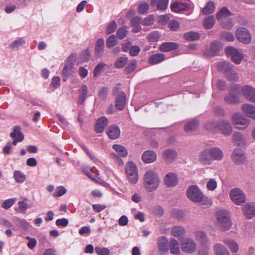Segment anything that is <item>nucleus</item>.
<instances>
[{
    "mask_svg": "<svg viewBox=\"0 0 255 255\" xmlns=\"http://www.w3.org/2000/svg\"><path fill=\"white\" fill-rule=\"evenodd\" d=\"M186 193L188 198L194 202L206 206L212 204V200L209 197L205 196L199 187L196 185L190 186Z\"/></svg>",
    "mask_w": 255,
    "mask_h": 255,
    "instance_id": "f257e3e1",
    "label": "nucleus"
},
{
    "mask_svg": "<svg viewBox=\"0 0 255 255\" xmlns=\"http://www.w3.org/2000/svg\"><path fill=\"white\" fill-rule=\"evenodd\" d=\"M160 183V179L157 172L148 170L144 173L143 176V186L147 192L156 190Z\"/></svg>",
    "mask_w": 255,
    "mask_h": 255,
    "instance_id": "f03ea898",
    "label": "nucleus"
},
{
    "mask_svg": "<svg viewBox=\"0 0 255 255\" xmlns=\"http://www.w3.org/2000/svg\"><path fill=\"white\" fill-rule=\"evenodd\" d=\"M206 128L208 130L211 131L219 129L225 135H230L232 132V127L230 123L226 120H221L218 122L209 123L206 124Z\"/></svg>",
    "mask_w": 255,
    "mask_h": 255,
    "instance_id": "7ed1b4c3",
    "label": "nucleus"
},
{
    "mask_svg": "<svg viewBox=\"0 0 255 255\" xmlns=\"http://www.w3.org/2000/svg\"><path fill=\"white\" fill-rule=\"evenodd\" d=\"M229 215L226 210H220L216 214L217 224L223 230H228L232 226Z\"/></svg>",
    "mask_w": 255,
    "mask_h": 255,
    "instance_id": "20e7f679",
    "label": "nucleus"
},
{
    "mask_svg": "<svg viewBox=\"0 0 255 255\" xmlns=\"http://www.w3.org/2000/svg\"><path fill=\"white\" fill-rule=\"evenodd\" d=\"M233 66L226 61H221L218 63V69L226 73L228 78L231 81L235 80L237 76L236 72L233 69Z\"/></svg>",
    "mask_w": 255,
    "mask_h": 255,
    "instance_id": "39448f33",
    "label": "nucleus"
},
{
    "mask_svg": "<svg viewBox=\"0 0 255 255\" xmlns=\"http://www.w3.org/2000/svg\"><path fill=\"white\" fill-rule=\"evenodd\" d=\"M232 123L235 125L236 128L242 130L248 127L250 121L245 118L242 114L235 113L232 117Z\"/></svg>",
    "mask_w": 255,
    "mask_h": 255,
    "instance_id": "423d86ee",
    "label": "nucleus"
},
{
    "mask_svg": "<svg viewBox=\"0 0 255 255\" xmlns=\"http://www.w3.org/2000/svg\"><path fill=\"white\" fill-rule=\"evenodd\" d=\"M236 36L238 40L246 44L250 43L252 39V35L249 30L243 27L237 29Z\"/></svg>",
    "mask_w": 255,
    "mask_h": 255,
    "instance_id": "0eeeda50",
    "label": "nucleus"
},
{
    "mask_svg": "<svg viewBox=\"0 0 255 255\" xmlns=\"http://www.w3.org/2000/svg\"><path fill=\"white\" fill-rule=\"evenodd\" d=\"M126 172L129 182L135 183L138 180L137 170L135 164L131 161L128 163L126 166Z\"/></svg>",
    "mask_w": 255,
    "mask_h": 255,
    "instance_id": "6e6552de",
    "label": "nucleus"
},
{
    "mask_svg": "<svg viewBox=\"0 0 255 255\" xmlns=\"http://www.w3.org/2000/svg\"><path fill=\"white\" fill-rule=\"evenodd\" d=\"M230 197L232 201L236 205H241L246 201L245 195L239 188H234L231 190Z\"/></svg>",
    "mask_w": 255,
    "mask_h": 255,
    "instance_id": "1a4fd4ad",
    "label": "nucleus"
},
{
    "mask_svg": "<svg viewBox=\"0 0 255 255\" xmlns=\"http://www.w3.org/2000/svg\"><path fill=\"white\" fill-rule=\"evenodd\" d=\"M225 52L228 56L231 57L233 61L236 64H239L244 58L240 51L232 46L226 47Z\"/></svg>",
    "mask_w": 255,
    "mask_h": 255,
    "instance_id": "9d476101",
    "label": "nucleus"
},
{
    "mask_svg": "<svg viewBox=\"0 0 255 255\" xmlns=\"http://www.w3.org/2000/svg\"><path fill=\"white\" fill-rule=\"evenodd\" d=\"M182 251L190 254L194 252L197 248L194 241L191 238H185L180 242Z\"/></svg>",
    "mask_w": 255,
    "mask_h": 255,
    "instance_id": "9b49d317",
    "label": "nucleus"
},
{
    "mask_svg": "<svg viewBox=\"0 0 255 255\" xmlns=\"http://www.w3.org/2000/svg\"><path fill=\"white\" fill-rule=\"evenodd\" d=\"M231 157L234 162L238 165L245 164L247 161L245 152L240 149H234Z\"/></svg>",
    "mask_w": 255,
    "mask_h": 255,
    "instance_id": "f8f14e48",
    "label": "nucleus"
},
{
    "mask_svg": "<svg viewBox=\"0 0 255 255\" xmlns=\"http://www.w3.org/2000/svg\"><path fill=\"white\" fill-rule=\"evenodd\" d=\"M244 97L249 101L255 103V88L250 86H244L242 89Z\"/></svg>",
    "mask_w": 255,
    "mask_h": 255,
    "instance_id": "ddd939ff",
    "label": "nucleus"
},
{
    "mask_svg": "<svg viewBox=\"0 0 255 255\" xmlns=\"http://www.w3.org/2000/svg\"><path fill=\"white\" fill-rule=\"evenodd\" d=\"M198 159L203 164H210L212 163L209 148H206L199 153Z\"/></svg>",
    "mask_w": 255,
    "mask_h": 255,
    "instance_id": "4468645a",
    "label": "nucleus"
},
{
    "mask_svg": "<svg viewBox=\"0 0 255 255\" xmlns=\"http://www.w3.org/2000/svg\"><path fill=\"white\" fill-rule=\"evenodd\" d=\"M10 136L13 139L12 144L16 145L18 142L22 141L24 139V136L20 131V128L19 127L14 128L13 131L10 134Z\"/></svg>",
    "mask_w": 255,
    "mask_h": 255,
    "instance_id": "2eb2a0df",
    "label": "nucleus"
},
{
    "mask_svg": "<svg viewBox=\"0 0 255 255\" xmlns=\"http://www.w3.org/2000/svg\"><path fill=\"white\" fill-rule=\"evenodd\" d=\"M170 8L172 11L179 13L188 10L189 6L186 3L175 1L171 4Z\"/></svg>",
    "mask_w": 255,
    "mask_h": 255,
    "instance_id": "dca6fc26",
    "label": "nucleus"
},
{
    "mask_svg": "<svg viewBox=\"0 0 255 255\" xmlns=\"http://www.w3.org/2000/svg\"><path fill=\"white\" fill-rule=\"evenodd\" d=\"M157 247L159 251L161 253H165L168 251V240L165 236H162L158 238Z\"/></svg>",
    "mask_w": 255,
    "mask_h": 255,
    "instance_id": "f3484780",
    "label": "nucleus"
},
{
    "mask_svg": "<svg viewBox=\"0 0 255 255\" xmlns=\"http://www.w3.org/2000/svg\"><path fill=\"white\" fill-rule=\"evenodd\" d=\"M178 156L177 152L173 149H165L163 153V158L167 162H173Z\"/></svg>",
    "mask_w": 255,
    "mask_h": 255,
    "instance_id": "a211bd4d",
    "label": "nucleus"
},
{
    "mask_svg": "<svg viewBox=\"0 0 255 255\" xmlns=\"http://www.w3.org/2000/svg\"><path fill=\"white\" fill-rule=\"evenodd\" d=\"M212 161H221L224 157V154L223 150L219 147H214L209 148Z\"/></svg>",
    "mask_w": 255,
    "mask_h": 255,
    "instance_id": "6ab92c4d",
    "label": "nucleus"
},
{
    "mask_svg": "<svg viewBox=\"0 0 255 255\" xmlns=\"http://www.w3.org/2000/svg\"><path fill=\"white\" fill-rule=\"evenodd\" d=\"M126 104V95L124 92H120L117 95L115 106L117 109L121 111L124 109Z\"/></svg>",
    "mask_w": 255,
    "mask_h": 255,
    "instance_id": "aec40b11",
    "label": "nucleus"
},
{
    "mask_svg": "<svg viewBox=\"0 0 255 255\" xmlns=\"http://www.w3.org/2000/svg\"><path fill=\"white\" fill-rule=\"evenodd\" d=\"M242 110L247 117L255 120V106L250 104H245L242 106Z\"/></svg>",
    "mask_w": 255,
    "mask_h": 255,
    "instance_id": "412c9836",
    "label": "nucleus"
},
{
    "mask_svg": "<svg viewBox=\"0 0 255 255\" xmlns=\"http://www.w3.org/2000/svg\"><path fill=\"white\" fill-rule=\"evenodd\" d=\"M243 211L247 218L251 219L255 218V204L254 203L247 204L243 208Z\"/></svg>",
    "mask_w": 255,
    "mask_h": 255,
    "instance_id": "4be33fe9",
    "label": "nucleus"
},
{
    "mask_svg": "<svg viewBox=\"0 0 255 255\" xmlns=\"http://www.w3.org/2000/svg\"><path fill=\"white\" fill-rule=\"evenodd\" d=\"M164 182L168 187H174L177 183L176 175L172 172L167 173L164 177Z\"/></svg>",
    "mask_w": 255,
    "mask_h": 255,
    "instance_id": "5701e85b",
    "label": "nucleus"
},
{
    "mask_svg": "<svg viewBox=\"0 0 255 255\" xmlns=\"http://www.w3.org/2000/svg\"><path fill=\"white\" fill-rule=\"evenodd\" d=\"M106 132L111 139L118 138L120 135V128L117 125H112L109 127L106 130Z\"/></svg>",
    "mask_w": 255,
    "mask_h": 255,
    "instance_id": "b1692460",
    "label": "nucleus"
},
{
    "mask_svg": "<svg viewBox=\"0 0 255 255\" xmlns=\"http://www.w3.org/2000/svg\"><path fill=\"white\" fill-rule=\"evenodd\" d=\"M156 153L152 150L145 151L142 155L141 158L145 163H151L156 159Z\"/></svg>",
    "mask_w": 255,
    "mask_h": 255,
    "instance_id": "393cba45",
    "label": "nucleus"
},
{
    "mask_svg": "<svg viewBox=\"0 0 255 255\" xmlns=\"http://www.w3.org/2000/svg\"><path fill=\"white\" fill-rule=\"evenodd\" d=\"M105 49L104 39L102 38H99L96 42L95 46V53L98 57H101Z\"/></svg>",
    "mask_w": 255,
    "mask_h": 255,
    "instance_id": "a878e982",
    "label": "nucleus"
},
{
    "mask_svg": "<svg viewBox=\"0 0 255 255\" xmlns=\"http://www.w3.org/2000/svg\"><path fill=\"white\" fill-rule=\"evenodd\" d=\"M222 46L221 44L217 41H214L210 44V48L208 50L209 56H215L222 49Z\"/></svg>",
    "mask_w": 255,
    "mask_h": 255,
    "instance_id": "bb28decb",
    "label": "nucleus"
},
{
    "mask_svg": "<svg viewBox=\"0 0 255 255\" xmlns=\"http://www.w3.org/2000/svg\"><path fill=\"white\" fill-rule=\"evenodd\" d=\"M108 123V120L105 117L98 119L95 125V130L98 133L102 132Z\"/></svg>",
    "mask_w": 255,
    "mask_h": 255,
    "instance_id": "cd10ccee",
    "label": "nucleus"
},
{
    "mask_svg": "<svg viewBox=\"0 0 255 255\" xmlns=\"http://www.w3.org/2000/svg\"><path fill=\"white\" fill-rule=\"evenodd\" d=\"M178 47L177 43L172 42L163 43L159 46V49L163 52H168L176 49Z\"/></svg>",
    "mask_w": 255,
    "mask_h": 255,
    "instance_id": "c85d7f7f",
    "label": "nucleus"
},
{
    "mask_svg": "<svg viewBox=\"0 0 255 255\" xmlns=\"http://www.w3.org/2000/svg\"><path fill=\"white\" fill-rule=\"evenodd\" d=\"M213 249L216 255H230L229 251L223 245L216 244L213 246Z\"/></svg>",
    "mask_w": 255,
    "mask_h": 255,
    "instance_id": "c756f323",
    "label": "nucleus"
},
{
    "mask_svg": "<svg viewBox=\"0 0 255 255\" xmlns=\"http://www.w3.org/2000/svg\"><path fill=\"white\" fill-rule=\"evenodd\" d=\"M165 59V55L163 53H156L152 55L148 59V62L151 65L158 64Z\"/></svg>",
    "mask_w": 255,
    "mask_h": 255,
    "instance_id": "7c9ffc66",
    "label": "nucleus"
},
{
    "mask_svg": "<svg viewBox=\"0 0 255 255\" xmlns=\"http://www.w3.org/2000/svg\"><path fill=\"white\" fill-rule=\"evenodd\" d=\"M169 249L171 254L179 255L180 249L178 242L174 238H171L169 243Z\"/></svg>",
    "mask_w": 255,
    "mask_h": 255,
    "instance_id": "2f4dec72",
    "label": "nucleus"
},
{
    "mask_svg": "<svg viewBox=\"0 0 255 255\" xmlns=\"http://www.w3.org/2000/svg\"><path fill=\"white\" fill-rule=\"evenodd\" d=\"M224 243L228 247L232 253H236L238 252L239 245L235 240L226 239L224 241Z\"/></svg>",
    "mask_w": 255,
    "mask_h": 255,
    "instance_id": "473e14b6",
    "label": "nucleus"
},
{
    "mask_svg": "<svg viewBox=\"0 0 255 255\" xmlns=\"http://www.w3.org/2000/svg\"><path fill=\"white\" fill-rule=\"evenodd\" d=\"M131 25L133 27L132 31L134 33H137L141 30L140 24H142L141 18L136 16L132 18L131 20Z\"/></svg>",
    "mask_w": 255,
    "mask_h": 255,
    "instance_id": "72a5a7b5",
    "label": "nucleus"
},
{
    "mask_svg": "<svg viewBox=\"0 0 255 255\" xmlns=\"http://www.w3.org/2000/svg\"><path fill=\"white\" fill-rule=\"evenodd\" d=\"M91 172L94 173V175H92L91 173L88 171H84V172L85 174H86L89 178H91L93 180L96 181V182L102 184L104 183V182L102 181L101 179L99 178V171L97 170L96 169L92 168L91 169Z\"/></svg>",
    "mask_w": 255,
    "mask_h": 255,
    "instance_id": "f704fd0d",
    "label": "nucleus"
},
{
    "mask_svg": "<svg viewBox=\"0 0 255 255\" xmlns=\"http://www.w3.org/2000/svg\"><path fill=\"white\" fill-rule=\"evenodd\" d=\"M74 55H71L69 56L66 60V63L67 65L64 67L62 72L63 76L65 77H68L70 75V68H71V65L73 63L72 57Z\"/></svg>",
    "mask_w": 255,
    "mask_h": 255,
    "instance_id": "c9c22d12",
    "label": "nucleus"
},
{
    "mask_svg": "<svg viewBox=\"0 0 255 255\" xmlns=\"http://www.w3.org/2000/svg\"><path fill=\"white\" fill-rule=\"evenodd\" d=\"M185 233L184 228L182 226H174L171 230V234L175 237L179 238L183 236Z\"/></svg>",
    "mask_w": 255,
    "mask_h": 255,
    "instance_id": "e433bc0d",
    "label": "nucleus"
},
{
    "mask_svg": "<svg viewBox=\"0 0 255 255\" xmlns=\"http://www.w3.org/2000/svg\"><path fill=\"white\" fill-rule=\"evenodd\" d=\"M88 88L87 87L83 85L79 90V103L83 104L87 97Z\"/></svg>",
    "mask_w": 255,
    "mask_h": 255,
    "instance_id": "4c0bfd02",
    "label": "nucleus"
},
{
    "mask_svg": "<svg viewBox=\"0 0 255 255\" xmlns=\"http://www.w3.org/2000/svg\"><path fill=\"white\" fill-rule=\"evenodd\" d=\"M215 9V5L212 1H210L206 4L205 6L202 9V13L205 15H208L213 13Z\"/></svg>",
    "mask_w": 255,
    "mask_h": 255,
    "instance_id": "58836bf2",
    "label": "nucleus"
},
{
    "mask_svg": "<svg viewBox=\"0 0 255 255\" xmlns=\"http://www.w3.org/2000/svg\"><path fill=\"white\" fill-rule=\"evenodd\" d=\"M233 140L237 145H242L246 142L245 137L240 132H236L233 136Z\"/></svg>",
    "mask_w": 255,
    "mask_h": 255,
    "instance_id": "ea45409f",
    "label": "nucleus"
},
{
    "mask_svg": "<svg viewBox=\"0 0 255 255\" xmlns=\"http://www.w3.org/2000/svg\"><path fill=\"white\" fill-rule=\"evenodd\" d=\"M13 178L15 182L18 183H22L25 180V174L20 171H14L13 172Z\"/></svg>",
    "mask_w": 255,
    "mask_h": 255,
    "instance_id": "a19ab883",
    "label": "nucleus"
},
{
    "mask_svg": "<svg viewBox=\"0 0 255 255\" xmlns=\"http://www.w3.org/2000/svg\"><path fill=\"white\" fill-rule=\"evenodd\" d=\"M113 148L117 152V153L123 157H125L128 154L127 149L123 146L120 144H114Z\"/></svg>",
    "mask_w": 255,
    "mask_h": 255,
    "instance_id": "79ce46f5",
    "label": "nucleus"
},
{
    "mask_svg": "<svg viewBox=\"0 0 255 255\" xmlns=\"http://www.w3.org/2000/svg\"><path fill=\"white\" fill-rule=\"evenodd\" d=\"M215 18L214 16H210L205 18L203 21V25L206 29H211L214 25Z\"/></svg>",
    "mask_w": 255,
    "mask_h": 255,
    "instance_id": "37998d69",
    "label": "nucleus"
},
{
    "mask_svg": "<svg viewBox=\"0 0 255 255\" xmlns=\"http://www.w3.org/2000/svg\"><path fill=\"white\" fill-rule=\"evenodd\" d=\"M200 35L198 32L190 31L184 34V38L189 41H194L199 39Z\"/></svg>",
    "mask_w": 255,
    "mask_h": 255,
    "instance_id": "c03bdc74",
    "label": "nucleus"
},
{
    "mask_svg": "<svg viewBox=\"0 0 255 255\" xmlns=\"http://www.w3.org/2000/svg\"><path fill=\"white\" fill-rule=\"evenodd\" d=\"M199 122L197 120H193L186 124L185 126V130L186 132H189L195 129L198 126Z\"/></svg>",
    "mask_w": 255,
    "mask_h": 255,
    "instance_id": "a18cd8bd",
    "label": "nucleus"
},
{
    "mask_svg": "<svg viewBox=\"0 0 255 255\" xmlns=\"http://www.w3.org/2000/svg\"><path fill=\"white\" fill-rule=\"evenodd\" d=\"M225 101L228 104H234L239 102V98L237 95L231 94L225 97Z\"/></svg>",
    "mask_w": 255,
    "mask_h": 255,
    "instance_id": "49530a36",
    "label": "nucleus"
},
{
    "mask_svg": "<svg viewBox=\"0 0 255 255\" xmlns=\"http://www.w3.org/2000/svg\"><path fill=\"white\" fill-rule=\"evenodd\" d=\"M67 192V190L63 186H59L56 188L53 196L55 197H59L64 195Z\"/></svg>",
    "mask_w": 255,
    "mask_h": 255,
    "instance_id": "de8ad7c7",
    "label": "nucleus"
},
{
    "mask_svg": "<svg viewBox=\"0 0 255 255\" xmlns=\"http://www.w3.org/2000/svg\"><path fill=\"white\" fill-rule=\"evenodd\" d=\"M16 198H11L4 200L2 203L1 207L4 209H8L10 208L16 201Z\"/></svg>",
    "mask_w": 255,
    "mask_h": 255,
    "instance_id": "09e8293b",
    "label": "nucleus"
},
{
    "mask_svg": "<svg viewBox=\"0 0 255 255\" xmlns=\"http://www.w3.org/2000/svg\"><path fill=\"white\" fill-rule=\"evenodd\" d=\"M25 43V41L23 38H19L14 40L9 44V47L11 49L18 48Z\"/></svg>",
    "mask_w": 255,
    "mask_h": 255,
    "instance_id": "8fccbe9b",
    "label": "nucleus"
},
{
    "mask_svg": "<svg viewBox=\"0 0 255 255\" xmlns=\"http://www.w3.org/2000/svg\"><path fill=\"white\" fill-rule=\"evenodd\" d=\"M128 62L127 57H120L117 59L115 63V66L118 68H121L126 65Z\"/></svg>",
    "mask_w": 255,
    "mask_h": 255,
    "instance_id": "3c124183",
    "label": "nucleus"
},
{
    "mask_svg": "<svg viewBox=\"0 0 255 255\" xmlns=\"http://www.w3.org/2000/svg\"><path fill=\"white\" fill-rule=\"evenodd\" d=\"M117 39L114 34L111 35L107 39L106 45L108 48H112L116 45Z\"/></svg>",
    "mask_w": 255,
    "mask_h": 255,
    "instance_id": "603ef678",
    "label": "nucleus"
},
{
    "mask_svg": "<svg viewBox=\"0 0 255 255\" xmlns=\"http://www.w3.org/2000/svg\"><path fill=\"white\" fill-rule=\"evenodd\" d=\"M160 34L157 31H154L147 35V39L149 42L157 41L160 38Z\"/></svg>",
    "mask_w": 255,
    "mask_h": 255,
    "instance_id": "864d4df0",
    "label": "nucleus"
},
{
    "mask_svg": "<svg viewBox=\"0 0 255 255\" xmlns=\"http://www.w3.org/2000/svg\"><path fill=\"white\" fill-rule=\"evenodd\" d=\"M217 187V182L214 178L209 179L206 184L207 188L210 191L215 190Z\"/></svg>",
    "mask_w": 255,
    "mask_h": 255,
    "instance_id": "5fc2aeb1",
    "label": "nucleus"
},
{
    "mask_svg": "<svg viewBox=\"0 0 255 255\" xmlns=\"http://www.w3.org/2000/svg\"><path fill=\"white\" fill-rule=\"evenodd\" d=\"M18 207L17 209H15V210L19 213L25 214L28 206L27 204L23 201H20L17 203Z\"/></svg>",
    "mask_w": 255,
    "mask_h": 255,
    "instance_id": "6e6d98bb",
    "label": "nucleus"
},
{
    "mask_svg": "<svg viewBox=\"0 0 255 255\" xmlns=\"http://www.w3.org/2000/svg\"><path fill=\"white\" fill-rule=\"evenodd\" d=\"M230 14V11L226 7L222 8L218 13L217 14L216 17L218 19L221 20L223 17L229 15Z\"/></svg>",
    "mask_w": 255,
    "mask_h": 255,
    "instance_id": "4d7b16f0",
    "label": "nucleus"
},
{
    "mask_svg": "<svg viewBox=\"0 0 255 255\" xmlns=\"http://www.w3.org/2000/svg\"><path fill=\"white\" fill-rule=\"evenodd\" d=\"M197 240L201 243H205L207 241V236L205 233L201 231H198L195 234Z\"/></svg>",
    "mask_w": 255,
    "mask_h": 255,
    "instance_id": "13d9d810",
    "label": "nucleus"
},
{
    "mask_svg": "<svg viewBox=\"0 0 255 255\" xmlns=\"http://www.w3.org/2000/svg\"><path fill=\"white\" fill-rule=\"evenodd\" d=\"M95 251L98 255H109L110 254V250L107 248L97 247L95 248Z\"/></svg>",
    "mask_w": 255,
    "mask_h": 255,
    "instance_id": "bf43d9fd",
    "label": "nucleus"
},
{
    "mask_svg": "<svg viewBox=\"0 0 255 255\" xmlns=\"http://www.w3.org/2000/svg\"><path fill=\"white\" fill-rule=\"evenodd\" d=\"M128 33V30L125 27H122L119 28L117 31V34L119 39H122L125 38Z\"/></svg>",
    "mask_w": 255,
    "mask_h": 255,
    "instance_id": "052dcab7",
    "label": "nucleus"
},
{
    "mask_svg": "<svg viewBox=\"0 0 255 255\" xmlns=\"http://www.w3.org/2000/svg\"><path fill=\"white\" fill-rule=\"evenodd\" d=\"M117 28V25L115 21H113L109 23L106 27V32L111 34L115 31Z\"/></svg>",
    "mask_w": 255,
    "mask_h": 255,
    "instance_id": "680f3d73",
    "label": "nucleus"
},
{
    "mask_svg": "<svg viewBox=\"0 0 255 255\" xmlns=\"http://www.w3.org/2000/svg\"><path fill=\"white\" fill-rule=\"evenodd\" d=\"M221 38L228 41H233L235 39L234 35L229 32H224L221 35Z\"/></svg>",
    "mask_w": 255,
    "mask_h": 255,
    "instance_id": "e2e57ef3",
    "label": "nucleus"
},
{
    "mask_svg": "<svg viewBox=\"0 0 255 255\" xmlns=\"http://www.w3.org/2000/svg\"><path fill=\"white\" fill-rule=\"evenodd\" d=\"M154 19L153 16L150 15L142 20V24L144 26L151 25L154 23Z\"/></svg>",
    "mask_w": 255,
    "mask_h": 255,
    "instance_id": "0e129e2a",
    "label": "nucleus"
},
{
    "mask_svg": "<svg viewBox=\"0 0 255 255\" xmlns=\"http://www.w3.org/2000/svg\"><path fill=\"white\" fill-rule=\"evenodd\" d=\"M168 4V0H159L157 4V8L158 9L162 10L167 8Z\"/></svg>",
    "mask_w": 255,
    "mask_h": 255,
    "instance_id": "69168bd1",
    "label": "nucleus"
},
{
    "mask_svg": "<svg viewBox=\"0 0 255 255\" xmlns=\"http://www.w3.org/2000/svg\"><path fill=\"white\" fill-rule=\"evenodd\" d=\"M140 51V48L137 45L130 46L129 54L132 56L137 55Z\"/></svg>",
    "mask_w": 255,
    "mask_h": 255,
    "instance_id": "338daca9",
    "label": "nucleus"
},
{
    "mask_svg": "<svg viewBox=\"0 0 255 255\" xmlns=\"http://www.w3.org/2000/svg\"><path fill=\"white\" fill-rule=\"evenodd\" d=\"M149 9V5L145 2L141 3L138 7V12L139 13H144L147 11Z\"/></svg>",
    "mask_w": 255,
    "mask_h": 255,
    "instance_id": "774afa93",
    "label": "nucleus"
}]
</instances>
